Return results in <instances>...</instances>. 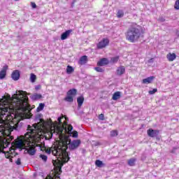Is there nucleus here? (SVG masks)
<instances>
[{
	"label": "nucleus",
	"instance_id": "obj_6",
	"mask_svg": "<svg viewBox=\"0 0 179 179\" xmlns=\"http://www.w3.org/2000/svg\"><path fill=\"white\" fill-rule=\"evenodd\" d=\"M142 32L136 24H131L126 32V40L130 43H136L141 38Z\"/></svg>",
	"mask_w": 179,
	"mask_h": 179
},
{
	"label": "nucleus",
	"instance_id": "obj_36",
	"mask_svg": "<svg viewBox=\"0 0 179 179\" xmlns=\"http://www.w3.org/2000/svg\"><path fill=\"white\" fill-rule=\"evenodd\" d=\"M31 6L33 9H36V8H37V5H36V3L34 2H31Z\"/></svg>",
	"mask_w": 179,
	"mask_h": 179
},
{
	"label": "nucleus",
	"instance_id": "obj_35",
	"mask_svg": "<svg viewBox=\"0 0 179 179\" xmlns=\"http://www.w3.org/2000/svg\"><path fill=\"white\" fill-rule=\"evenodd\" d=\"M41 178V179H45L44 178V173H40L38 175V178Z\"/></svg>",
	"mask_w": 179,
	"mask_h": 179
},
{
	"label": "nucleus",
	"instance_id": "obj_21",
	"mask_svg": "<svg viewBox=\"0 0 179 179\" xmlns=\"http://www.w3.org/2000/svg\"><path fill=\"white\" fill-rule=\"evenodd\" d=\"M29 80L31 82V83H34L36 80H37V76H36L34 73H31L29 77Z\"/></svg>",
	"mask_w": 179,
	"mask_h": 179
},
{
	"label": "nucleus",
	"instance_id": "obj_26",
	"mask_svg": "<svg viewBox=\"0 0 179 179\" xmlns=\"http://www.w3.org/2000/svg\"><path fill=\"white\" fill-rule=\"evenodd\" d=\"M136 162V159H135L134 158L130 159L128 161V164H129V166H135Z\"/></svg>",
	"mask_w": 179,
	"mask_h": 179
},
{
	"label": "nucleus",
	"instance_id": "obj_4",
	"mask_svg": "<svg viewBox=\"0 0 179 179\" xmlns=\"http://www.w3.org/2000/svg\"><path fill=\"white\" fill-rule=\"evenodd\" d=\"M19 122H20V120H17L16 116L10 121V124H13V126H10L11 128H9L8 130H4L2 132L3 136H0V153H4L6 158L9 159L10 163L13 162V159H12V156H10V153H12V150L6 152L5 149L10 145V142L13 141V136H10V134L13 129L19 125Z\"/></svg>",
	"mask_w": 179,
	"mask_h": 179
},
{
	"label": "nucleus",
	"instance_id": "obj_24",
	"mask_svg": "<svg viewBox=\"0 0 179 179\" xmlns=\"http://www.w3.org/2000/svg\"><path fill=\"white\" fill-rule=\"evenodd\" d=\"M86 61H87V56H83L80 59V64H86Z\"/></svg>",
	"mask_w": 179,
	"mask_h": 179
},
{
	"label": "nucleus",
	"instance_id": "obj_28",
	"mask_svg": "<svg viewBox=\"0 0 179 179\" xmlns=\"http://www.w3.org/2000/svg\"><path fill=\"white\" fill-rule=\"evenodd\" d=\"M120 59V57L117 56L115 57H113L110 60V62L113 64H115L116 62H118V60Z\"/></svg>",
	"mask_w": 179,
	"mask_h": 179
},
{
	"label": "nucleus",
	"instance_id": "obj_27",
	"mask_svg": "<svg viewBox=\"0 0 179 179\" xmlns=\"http://www.w3.org/2000/svg\"><path fill=\"white\" fill-rule=\"evenodd\" d=\"M117 16L119 18L124 17V10H119L117 13Z\"/></svg>",
	"mask_w": 179,
	"mask_h": 179
},
{
	"label": "nucleus",
	"instance_id": "obj_20",
	"mask_svg": "<svg viewBox=\"0 0 179 179\" xmlns=\"http://www.w3.org/2000/svg\"><path fill=\"white\" fill-rule=\"evenodd\" d=\"M120 97H121V92H117L113 94L112 99L113 100H118V99H120Z\"/></svg>",
	"mask_w": 179,
	"mask_h": 179
},
{
	"label": "nucleus",
	"instance_id": "obj_30",
	"mask_svg": "<svg viewBox=\"0 0 179 179\" xmlns=\"http://www.w3.org/2000/svg\"><path fill=\"white\" fill-rule=\"evenodd\" d=\"M95 164H96V166H97V167H101V166L103 165V162H101L100 160H96L95 162Z\"/></svg>",
	"mask_w": 179,
	"mask_h": 179
},
{
	"label": "nucleus",
	"instance_id": "obj_33",
	"mask_svg": "<svg viewBox=\"0 0 179 179\" xmlns=\"http://www.w3.org/2000/svg\"><path fill=\"white\" fill-rule=\"evenodd\" d=\"M157 89L155 88L152 90H150L148 92L149 94H155V93H157Z\"/></svg>",
	"mask_w": 179,
	"mask_h": 179
},
{
	"label": "nucleus",
	"instance_id": "obj_15",
	"mask_svg": "<svg viewBox=\"0 0 179 179\" xmlns=\"http://www.w3.org/2000/svg\"><path fill=\"white\" fill-rule=\"evenodd\" d=\"M107 64H108V59L106 58H103L97 62L98 66H104V65Z\"/></svg>",
	"mask_w": 179,
	"mask_h": 179
},
{
	"label": "nucleus",
	"instance_id": "obj_1",
	"mask_svg": "<svg viewBox=\"0 0 179 179\" xmlns=\"http://www.w3.org/2000/svg\"><path fill=\"white\" fill-rule=\"evenodd\" d=\"M58 143L54 147L45 148V153L47 155H52L55 156L57 159V162L53 160L54 169L52 170L49 175H48L45 179H61L59 176L62 173V163H66L69 161V155L66 152L68 149L70 150H75L79 148L80 145V140H75L71 142L69 137L65 136L58 135V138H56Z\"/></svg>",
	"mask_w": 179,
	"mask_h": 179
},
{
	"label": "nucleus",
	"instance_id": "obj_39",
	"mask_svg": "<svg viewBox=\"0 0 179 179\" xmlns=\"http://www.w3.org/2000/svg\"><path fill=\"white\" fill-rule=\"evenodd\" d=\"M36 90H40L41 89V85H38L36 87H35Z\"/></svg>",
	"mask_w": 179,
	"mask_h": 179
},
{
	"label": "nucleus",
	"instance_id": "obj_23",
	"mask_svg": "<svg viewBox=\"0 0 179 179\" xmlns=\"http://www.w3.org/2000/svg\"><path fill=\"white\" fill-rule=\"evenodd\" d=\"M75 71V69L71 66H67L66 68V73L68 75H71V73H73Z\"/></svg>",
	"mask_w": 179,
	"mask_h": 179
},
{
	"label": "nucleus",
	"instance_id": "obj_25",
	"mask_svg": "<svg viewBox=\"0 0 179 179\" xmlns=\"http://www.w3.org/2000/svg\"><path fill=\"white\" fill-rule=\"evenodd\" d=\"M44 108V103H40L39 106L36 108V112L40 113Z\"/></svg>",
	"mask_w": 179,
	"mask_h": 179
},
{
	"label": "nucleus",
	"instance_id": "obj_22",
	"mask_svg": "<svg viewBox=\"0 0 179 179\" xmlns=\"http://www.w3.org/2000/svg\"><path fill=\"white\" fill-rule=\"evenodd\" d=\"M125 72V68L124 66H120L117 70V75H123Z\"/></svg>",
	"mask_w": 179,
	"mask_h": 179
},
{
	"label": "nucleus",
	"instance_id": "obj_44",
	"mask_svg": "<svg viewBox=\"0 0 179 179\" xmlns=\"http://www.w3.org/2000/svg\"><path fill=\"white\" fill-rule=\"evenodd\" d=\"M15 1H19V0H15Z\"/></svg>",
	"mask_w": 179,
	"mask_h": 179
},
{
	"label": "nucleus",
	"instance_id": "obj_13",
	"mask_svg": "<svg viewBox=\"0 0 179 179\" xmlns=\"http://www.w3.org/2000/svg\"><path fill=\"white\" fill-rule=\"evenodd\" d=\"M6 71H8V65H6L3 67L1 71H0V79H5L6 77Z\"/></svg>",
	"mask_w": 179,
	"mask_h": 179
},
{
	"label": "nucleus",
	"instance_id": "obj_32",
	"mask_svg": "<svg viewBox=\"0 0 179 179\" xmlns=\"http://www.w3.org/2000/svg\"><path fill=\"white\" fill-rule=\"evenodd\" d=\"M94 69L96 72H104V70L101 67H95Z\"/></svg>",
	"mask_w": 179,
	"mask_h": 179
},
{
	"label": "nucleus",
	"instance_id": "obj_18",
	"mask_svg": "<svg viewBox=\"0 0 179 179\" xmlns=\"http://www.w3.org/2000/svg\"><path fill=\"white\" fill-rule=\"evenodd\" d=\"M42 97L43 96H41V94H34L30 96L31 100H34V101H36V100H40V99H41Z\"/></svg>",
	"mask_w": 179,
	"mask_h": 179
},
{
	"label": "nucleus",
	"instance_id": "obj_42",
	"mask_svg": "<svg viewBox=\"0 0 179 179\" xmlns=\"http://www.w3.org/2000/svg\"><path fill=\"white\" fill-rule=\"evenodd\" d=\"M11 150H13V152H15V150H14V149H12Z\"/></svg>",
	"mask_w": 179,
	"mask_h": 179
},
{
	"label": "nucleus",
	"instance_id": "obj_8",
	"mask_svg": "<svg viewBox=\"0 0 179 179\" xmlns=\"http://www.w3.org/2000/svg\"><path fill=\"white\" fill-rule=\"evenodd\" d=\"M27 131V132L24 134V136H22L23 138L20 139L15 142V146L20 149H25L26 145L30 143V140L31 139V141H34V138L32 137L33 135H34V133L33 129L30 128V125H28Z\"/></svg>",
	"mask_w": 179,
	"mask_h": 179
},
{
	"label": "nucleus",
	"instance_id": "obj_34",
	"mask_svg": "<svg viewBox=\"0 0 179 179\" xmlns=\"http://www.w3.org/2000/svg\"><path fill=\"white\" fill-rule=\"evenodd\" d=\"M15 164H17V166H20V164H22V162H21L20 158H18L17 159V161L15 162Z\"/></svg>",
	"mask_w": 179,
	"mask_h": 179
},
{
	"label": "nucleus",
	"instance_id": "obj_17",
	"mask_svg": "<svg viewBox=\"0 0 179 179\" xmlns=\"http://www.w3.org/2000/svg\"><path fill=\"white\" fill-rule=\"evenodd\" d=\"M72 33V30H67L64 33H63L61 36V40H66L68 37H69V34Z\"/></svg>",
	"mask_w": 179,
	"mask_h": 179
},
{
	"label": "nucleus",
	"instance_id": "obj_2",
	"mask_svg": "<svg viewBox=\"0 0 179 179\" xmlns=\"http://www.w3.org/2000/svg\"><path fill=\"white\" fill-rule=\"evenodd\" d=\"M66 120V117H64V116L58 117L57 121L55 122H52L51 119H47L45 121V140L51 139L52 136L57 139L58 135L67 138H69L68 135H73V138H78V131H72L73 127L68 124L65 122Z\"/></svg>",
	"mask_w": 179,
	"mask_h": 179
},
{
	"label": "nucleus",
	"instance_id": "obj_43",
	"mask_svg": "<svg viewBox=\"0 0 179 179\" xmlns=\"http://www.w3.org/2000/svg\"><path fill=\"white\" fill-rule=\"evenodd\" d=\"M45 160H47V157H45Z\"/></svg>",
	"mask_w": 179,
	"mask_h": 179
},
{
	"label": "nucleus",
	"instance_id": "obj_29",
	"mask_svg": "<svg viewBox=\"0 0 179 179\" xmlns=\"http://www.w3.org/2000/svg\"><path fill=\"white\" fill-rule=\"evenodd\" d=\"M110 136H118V131L117 130H113L110 131Z\"/></svg>",
	"mask_w": 179,
	"mask_h": 179
},
{
	"label": "nucleus",
	"instance_id": "obj_12",
	"mask_svg": "<svg viewBox=\"0 0 179 179\" xmlns=\"http://www.w3.org/2000/svg\"><path fill=\"white\" fill-rule=\"evenodd\" d=\"M11 78L13 80H19L20 78V72L19 70H15L11 74Z\"/></svg>",
	"mask_w": 179,
	"mask_h": 179
},
{
	"label": "nucleus",
	"instance_id": "obj_11",
	"mask_svg": "<svg viewBox=\"0 0 179 179\" xmlns=\"http://www.w3.org/2000/svg\"><path fill=\"white\" fill-rule=\"evenodd\" d=\"M159 130H154L153 129H149L147 131V134L148 136H150V138H155V136H157L159 135Z\"/></svg>",
	"mask_w": 179,
	"mask_h": 179
},
{
	"label": "nucleus",
	"instance_id": "obj_19",
	"mask_svg": "<svg viewBox=\"0 0 179 179\" xmlns=\"http://www.w3.org/2000/svg\"><path fill=\"white\" fill-rule=\"evenodd\" d=\"M83 101H85V98H83V96H79L78 98H77V103L79 108L82 107Z\"/></svg>",
	"mask_w": 179,
	"mask_h": 179
},
{
	"label": "nucleus",
	"instance_id": "obj_9",
	"mask_svg": "<svg viewBox=\"0 0 179 179\" xmlns=\"http://www.w3.org/2000/svg\"><path fill=\"white\" fill-rule=\"evenodd\" d=\"M76 93H78V91L76 89H72L68 91L67 96L64 99L66 101H68L69 103H72L73 101V96H76Z\"/></svg>",
	"mask_w": 179,
	"mask_h": 179
},
{
	"label": "nucleus",
	"instance_id": "obj_40",
	"mask_svg": "<svg viewBox=\"0 0 179 179\" xmlns=\"http://www.w3.org/2000/svg\"><path fill=\"white\" fill-rule=\"evenodd\" d=\"M176 36L179 37V31H176Z\"/></svg>",
	"mask_w": 179,
	"mask_h": 179
},
{
	"label": "nucleus",
	"instance_id": "obj_5",
	"mask_svg": "<svg viewBox=\"0 0 179 179\" xmlns=\"http://www.w3.org/2000/svg\"><path fill=\"white\" fill-rule=\"evenodd\" d=\"M31 138H34V140H31V138L29 144L25 147V149L27 150L29 155H31V156H34L36 154V146H39L42 152H45V143H44V141L43 143L41 142V139H44L45 136L34 133Z\"/></svg>",
	"mask_w": 179,
	"mask_h": 179
},
{
	"label": "nucleus",
	"instance_id": "obj_31",
	"mask_svg": "<svg viewBox=\"0 0 179 179\" xmlns=\"http://www.w3.org/2000/svg\"><path fill=\"white\" fill-rule=\"evenodd\" d=\"M174 8L176 10H179V0H177L175 3V5H174Z\"/></svg>",
	"mask_w": 179,
	"mask_h": 179
},
{
	"label": "nucleus",
	"instance_id": "obj_38",
	"mask_svg": "<svg viewBox=\"0 0 179 179\" xmlns=\"http://www.w3.org/2000/svg\"><path fill=\"white\" fill-rule=\"evenodd\" d=\"M41 159H42V160H43V162H45V155H40Z\"/></svg>",
	"mask_w": 179,
	"mask_h": 179
},
{
	"label": "nucleus",
	"instance_id": "obj_10",
	"mask_svg": "<svg viewBox=\"0 0 179 179\" xmlns=\"http://www.w3.org/2000/svg\"><path fill=\"white\" fill-rule=\"evenodd\" d=\"M108 44H110V40L108 38H103L97 43L96 47L99 50H102V48H106Z\"/></svg>",
	"mask_w": 179,
	"mask_h": 179
},
{
	"label": "nucleus",
	"instance_id": "obj_7",
	"mask_svg": "<svg viewBox=\"0 0 179 179\" xmlns=\"http://www.w3.org/2000/svg\"><path fill=\"white\" fill-rule=\"evenodd\" d=\"M36 120H38L39 122L32 124V127L30 126V129L34 131V134H39V135L45 136V120L43 119V115L37 114Z\"/></svg>",
	"mask_w": 179,
	"mask_h": 179
},
{
	"label": "nucleus",
	"instance_id": "obj_16",
	"mask_svg": "<svg viewBox=\"0 0 179 179\" xmlns=\"http://www.w3.org/2000/svg\"><path fill=\"white\" fill-rule=\"evenodd\" d=\"M155 76L148 77L147 78L143 79L142 83H143L144 85H149V83L153 82Z\"/></svg>",
	"mask_w": 179,
	"mask_h": 179
},
{
	"label": "nucleus",
	"instance_id": "obj_41",
	"mask_svg": "<svg viewBox=\"0 0 179 179\" xmlns=\"http://www.w3.org/2000/svg\"><path fill=\"white\" fill-rule=\"evenodd\" d=\"M36 176H37V174H36V173H34V176L36 177Z\"/></svg>",
	"mask_w": 179,
	"mask_h": 179
},
{
	"label": "nucleus",
	"instance_id": "obj_14",
	"mask_svg": "<svg viewBox=\"0 0 179 179\" xmlns=\"http://www.w3.org/2000/svg\"><path fill=\"white\" fill-rule=\"evenodd\" d=\"M177 58V55L176 53L169 52L166 55V59L169 61V62H173Z\"/></svg>",
	"mask_w": 179,
	"mask_h": 179
},
{
	"label": "nucleus",
	"instance_id": "obj_37",
	"mask_svg": "<svg viewBox=\"0 0 179 179\" xmlns=\"http://www.w3.org/2000/svg\"><path fill=\"white\" fill-rule=\"evenodd\" d=\"M99 120H101V121H103L104 120V115L103 114H101L99 116Z\"/></svg>",
	"mask_w": 179,
	"mask_h": 179
},
{
	"label": "nucleus",
	"instance_id": "obj_3",
	"mask_svg": "<svg viewBox=\"0 0 179 179\" xmlns=\"http://www.w3.org/2000/svg\"><path fill=\"white\" fill-rule=\"evenodd\" d=\"M10 101L15 103L18 110H27V107L29 106V97L24 94H17L12 98L10 95L4 96L0 100V103H1L0 105V122L1 121H3V117L6 115L5 113L15 110V107L10 108V105H9Z\"/></svg>",
	"mask_w": 179,
	"mask_h": 179
}]
</instances>
